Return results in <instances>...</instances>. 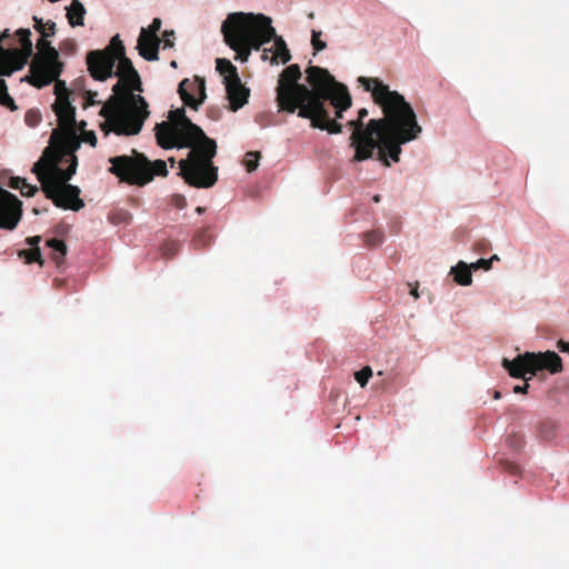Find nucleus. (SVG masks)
Listing matches in <instances>:
<instances>
[{"mask_svg":"<svg viewBox=\"0 0 569 569\" xmlns=\"http://www.w3.org/2000/svg\"><path fill=\"white\" fill-rule=\"evenodd\" d=\"M154 130L157 142L163 149H190L187 159L179 161L180 174L189 186L199 189L214 186L217 143L186 116L183 108L170 111L169 121L157 123Z\"/></svg>","mask_w":569,"mask_h":569,"instance_id":"obj_1","label":"nucleus"},{"mask_svg":"<svg viewBox=\"0 0 569 569\" xmlns=\"http://www.w3.org/2000/svg\"><path fill=\"white\" fill-rule=\"evenodd\" d=\"M111 47L116 48L117 71L113 76L119 81L113 86V96L102 106L99 114L104 118L101 130L104 134L114 132L118 136L138 134L144 120L149 117L148 102L133 91H142V83L132 61L126 56V49L116 34L111 39Z\"/></svg>","mask_w":569,"mask_h":569,"instance_id":"obj_2","label":"nucleus"},{"mask_svg":"<svg viewBox=\"0 0 569 569\" xmlns=\"http://www.w3.org/2000/svg\"><path fill=\"white\" fill-rule=\"evenodd\" d=\"M358 82L366 91L371 93L376 104L387 116L386 124L376 134L379 146V159L385 166H390L387 157L398 162L401 153V146L416 140L422 128L417 121V116L405 97L397 91L389 89L378 78L359 77Z\"/></svg>","mask_w":569,"mask_h":569,"instance_id":"obj_3","label":"nucleus"},{"mask_svg":"<svg viewBox=\"0 0 569 569\" xmlns=\"http://www.w3.org/2000/svg\"><path fill=\"white\" fill-rule=\"evenodd\" d=\"M64 152H54L46 148L42 157L33 164L32 172L41 182V188L46 197L54 203L56 207L66 210L79 211L84 207L80 198L79 187L68 183L77 171L78 158L71 157V163L67 169L59 167L62 162Z\"/></svg>","mask_w":569,"mask_h":569,"instance_id":"obj_4","label":"nucleus"},{"mask_svg":"<svg viewBox=\"0 0 569 569\" xmlns=\"http://www.w3.org/2000/svg\"><path fill=\"white\" fill-rule=\"evenodd\" d=\"M271 18L262 13L232 12L222 22L224 42L236 51L237 59L247 61L251 50L270 42L274 36Z\"/></svg>","mask_w":569,"mask_h":569,"instance_id":"obj_5","label":"nucleus"},{"mask_svg":"<svg viewBox=\"0 0 569 569\" xmlns=\"http://www.w3.org/2000/svg\"><path fill=\"white\" fill-rule=\"evenodd\" d=\"M316 97V102L300 108L298 116L309 119L312 128L335 134L341 133L342 124L337 119H342L343 111L351 107V97L347 87L330 76V80L318 88Z\"/></svg>","mask_w":569,"mask_h":569,"instance_id":"obj_6","label":"nucleus"},{"mask_svg":"<svg viewBox=\"0 0 569 569\" xmlns=\"http://www.w3.org/2000/svg\"><path fill=\"white\" fill-rule=\"evenodd\" d=\"M307 81L311 88L299 83L301 70L298 64L287 67L280 74L277 86V103L279 110L295 113L300 108L316 102L318 88L330 80V73L327 69L310 66L306 70Z\"/></svg>","mask_w":569,"mask_h":569,"instance_id":"obj_7","label":"nucleus"},{"mask_svg":"<svg viewBox=\"0 0 569 569\" xmlns=\"http://www.w3.org/2000/svg\"><path fill=\"white\" fill-rule=\"evenodd\" d=\"M112 164L109 171L121 181L129 184L146 186L156 176L168 174L167 163L163 160L150 161L143 153L132 151V156H117L109 159Z\"/></svg>","mask_w":569,"mask_h":569,"instance_id":"obj_8","label":"nucleus"},{"mask_svg":"<svg viewBox=\"0 0 569 569\" xmlns=\"http://www.w3.org/2000/svg\"><path fill=\"white\" fill-rule=\"evenodd\" d=\"M39 53L33 57L30 63V74L27 81L37 87L42 88L53 82L62 72V63L59 61L58 51L51 47L47 38H41L37 42Z\"/></svg>","mask_w":569,"mask_h":569,"instance_id":"obj_9","label":"nucleus"},{"mask_svg":"<svg viewBox=\"0 0 569 569\" xmlns=\"http://www.w3.org/2000/svg\"><path fill=\"white\" fill-rule=\"evenodd\" d=\"M502 366L511 377L523 379L527 373L535 376L539 370L546 369L551 373H558L563 369L562 360L555 351L525 352L513 360L505 358Z\"/></svg>","mask_w":569,"mask_h":569,"instance_id":"obj_10","label":"nucleus"},{"mask_svg":"<svg viewBox=\"0 0 569 569\" xmlns=\"http://www.w3.org/2000/svg\"><path fill=\"white\" fill-rule=\"evenodd\" d=\"M387 116L380 119H371L365 127L358 119L349 120L347 127L352 130L349 138L350 147L355 149L353 162H360L372 158L376 148L379 146L376 134L386 124Z\"/></svg>","mask_w":569,"mask_h":569,"instance_id":"obj_11","label":"nucleus"},{"mask_svg":"<svg viewBox=\"0 0 569 569\" xmlns=\"http://www.w3.org/2000/svg\"><path fill=\"white\" fill-rule=\"evenodd\" d=\"M87 64L90 76L98 81H104L113 76L116 64V48L111 42L103 50H93L87 54Z\"/></svg>","mask_w":569,"mask_h":569,"instance_id":"obj_12","label":"nucleus"},{"mask_svg":"<svg viewBox=\"0 0 569 569\" xmlns=\"http://www.w3.org/2000/svg\"><path fill=\"white\" fill-rule=\"evenodd\" d=\"M22 202L0 187V229L13 230L22 216Z\"/></svg>","mask_w":569,"mask_h":569,"instance_id":"obj_13","label":"nucleus"},{"mask_svg":"<svg viewBox=\"0 0 569 569\" xmlns=\"http://www.w3.org/2000/svg\"><path fill=\"white\" fill-rule=\"evenodd\" d=\"M57 139H60L61 143L56 148H49L54 152L63 151L62 160L66 158V161L70 164L71 157L76 156L74 152L80 148V140L77 138V128L64 130L63 133H61L59 129H54L50 141L53 142Z\"/></svg>","mask_w":569,"mask_h":569,"instance_id":"obj_14","label":"nucleus"},{"mask_svg":"<svg viewBox=\"0 0 569 569\" xmlns=\"http://www.w3.org/2000/svg\"><path fill=\"white\" fill-rule=\"evenodd\" d=\"M178 91L182 101L193 109H197L206 98V88L202 80L189 81L184 79L180 82Z\"/></svg>","mask_w":569,"mask_h":569,"instance_id":"obj_15","label":"nucleus"},{"mask_svg":"<svg viewBox=\"0 0 569 569\" xmlns=\"http://www.w3.org/2000/svg\"><path fill=\"white\" fill-rule=\"evenodd\" d=\"M224 87L231 111H238L248 102L250 90L241 83L240 78L229 80V82L224 83Z\"/></svg>","mask_w":569,"mask_h":569,"instance_id":"obj_16","label":"nucleus"},{"mask_svg":"<svg viewBox=\"0 0 569 569\" xmlns=\"http://www.w3.org/2000/svg\"><path fill=\"white\" fill-rule=\"evenodd\" d=\"M159 46V37L148 36V30L142 28L137 43L139 54L148 61L158 60Z\"/></svg>","mask_w":569,"mask_h":569,"instance_id":"obj_17","label":"nucleus"},{"mask_svg":"<svg viewBox=\"0 0 569 569\" xmlns=\"http://www.w3.org/2000/svg\"><path fill=\"white\" fill-rule=\"evenodd\" d=\"M52 108L58 117L59 127L63 131L77 128L76 108L70 100L56 101Z\"/></svg>","mask_w":569,"mask_h":569,"instance_id":"obj_18","label":"nucleus"},{"mask_svg":"<svg viewBox=\"0 0 569 569\" xmlns=\"http://www.w3.org/2000/svg\"><path fill=\"white\" fill-rule=\"evenodd\" d=\"M271 40H273V47L270 49H264L262 59H267V53L270 51L272 52V57L270 59V62L272 64H277L279 62H289L291 60V53L283 38L281 36H277V33L274 32V36L271 38Z\"/></svg>","mask_w":569,"mask_h":569,"instance_id":"obj_19","label":"nucleus"},{"mask_svg":"<svg viewBox=\"0 0 569 569\" xmlns=\"http://www.w3.org/2000/svg\"><path fill=\"white\" fill-rule=\"evenodd\" d=\"M18 40L21 44V49H7L10 56L17 57L23 62L28 63V60L33 54L32 42H31V31L29 29H18L16 32Z\"/></svg>","mask_w":569,"mask_h":569,"instance_id":"obj_20","label":"nucleus"},{"mask_svg":"<svg viewBox=\"0 0 569 569\" xmlns=\"http://www.w3.org/2000/svg\"><path fill=\"white\" fill-rule=\"evenodd\" d=\"M86 8L79 0H72L67 7V19L71 27L84 24Z\"/></svg>","mask_w":569,"mask_h":569,"instance_id":"obj_21","label":"nucleus"},{"mask_svg":"<svg viewBox=\"0 0 569 569\" xmlns=\"http://www.w3.org/2000/svg\"><path fill=\"white\" fill-rule=\"evenodd\" d=\"M455 281L461 286H469L472 282L471 268L466 262L460 261L451 269Z\"/></svg>","mask_w":569,"mask_h":569,"instance_id":"obj_22","label":"nucleus"},{"mask_svg":"<svg viewBox=\"0 0 569 569\" xmlns=\"http://www.w3.org/2000/svg\"><path fill=\"white\" fill-rule=\"evenodd\" d=\"M216 64L217 70L223 76V83L239 78L237 68L229 60L219 58L217 59Z\"/></svg>","mask_w":569,"mask_h":569,"instance_id":"obj_23","label":"nucleus"},{"mask_svg":"<svg viewBox=\"0 0 569 569\" xmlns=\"http://www.w3.org/2000/svg\"><path fill=\"white\" fill-rule=\"evenodd\" d=\"M47 246L52 250V260L60 267L67 254L66 243L62 240L53 238L47 241Z\"/></svg>","mask_w":569,"mask_h":569,"instance_id":"obj_24","label":"nucleus"},{"mask_svg":"<svg viewBox=\"0 0 569 569\" xmlns=\"http://www.w3.org/2000/svg\"><path fill=\"white\" fill-rule=\"evenodd\" d=\"M33 28L36 31H38L43 38H50L53 37L56 33V23L51 20H48L47 22L43 21V19L33 17Z\"/></svg>","mask_w":569,"mask_h":569,"instance_id":"obj_25","label":"nucleus"},{"mask_svg":"<svg viewBox=\"0 0 569 569\" xmlns=\"http://www.w3.org/2000/svg\"><path fill=\"white\" fill-rule=\"evenodd\" d=\"M19 257L23 258L26 263L38 262L40 266H43V260L41 258V252L38 247L31 248L28 250H20Z\"/></svg>","mask_w":569,"mask_h":569,"instance_id":"obj_26","label":"nucleus"},{"mask_svg":"<svg viewBox=\"0 0 569 569\" xmlns=\"http://www.w3.org/2000/svg\"><path fill=\"white\" fill-rule=\"evenodd\" d=\"M0 104L10 109L11 111L17 109L14 100L8 93V88L6 81L0 82Z\"/></svg>","mask_w":569,"mask_h":569,"instance_id":"obj_27","label":"nucleus"},{"mask_svg":"<svg viewBox=\"0 0 569 569\" xmlns=\"http://www.w3.org/2000/svg\"><path fill=\"white\" fill-rule=\"evenodd\" d=\"M261 154L259 151H248L244 156L243 164L248 172L254 171L259 166Z\"/></svg>","mask_w":569,"mask_h":569,"instance_id":"obj_28","label":"nucleus"},{"mask_svg":"<svg viewBox=\"0 0 569 569\" xmlns=\"http://www.w3.org/2000/svg\"><path fill=\"white\" fill-rule=\"evenodd\" d=\"M54 82V94L56 101L69 100L70 90L66 86V82L56 78Z\"/></svg>","mask_w":569,"mask_h":569,"instance_id":"obj_29","label":"nucleus"},{"mask_svg":"<svg viewBox=\"0 0 569 569\" xmlns=\"http://www.w3.org/2000/svg\"><path fill=\"white\" fill-rule=\"evenodd\" d=\"M179 250L180 244L178 241L174 240H169L161 246V252L167 258L174 257L179 252Z\"/></svg>","mask_w":569,"mask_h":569,"instance_id":"obj_30","label":"nucleus"},{"mask_svg":"<svg viewBox=\"0 0 569 569\" xmlns=\"http://www.w3.org/2000/svg\"><path fill=\"white\" fill-rule=\"evenodd\" d=\"M211 241V236L208 233V230H200L193 238V246L198 249H202L207 247Z\"/></svg>","mask_w":569,"mask_h":569,"instance_id":"obj_31","label":"nucleus"},{"mask_svg":"<svg viewBox=\"0 0 569 569\" xmlns=\"http://www.w3.org/2000/svg\"><path fill=\"white\" fill-rule=\"evenodd\" d=\"M383 240V233L380 230H372L365 234V241L369 247H376Z\"/></svg>","mask_w":569,"mask_h":569,"instance_id":"obj_32","label":"nucleus"},{"mask_svg":"<svg viewBox=\"0 0 569 569\" xmlns=\"http://www.w3.org/2000/svg\"><path fill=\"white\" fill-rule=\"evenodd\" d=\"M372 376V369L369 366L363 367L361 370L355 372V379L357 382L365 387Z\"/></svg>","mask_w":569,"mask_h":569,"instance_id":"obj_33","label":"nucleus"},{"mask_svg":"<svg viewBox=\"0 0 569 569\" xmlns=\"http://www.w3.org/2000/svg\"><path fill=\"white\" fill-rule=\"evenodd\" d=\"M506 443L513 450H519L523 447L525 440L520 433H511L507 437Z\"/></svg>","mask_w":569,"mask_h":569,"instance_id":"obj_34","label":"nucleus"},{"mask_svg":"<svg viewBox=\"0 0 569 569\" xmlns=\"http://www.w3.org/2000/svg\"><path fill=\"white\" fill-rule=\"evenodd\" d=\"M24 121L29 127H36L41 121V114L38 110L30 109L24 114Z\"/></svg>","mask_w":569,"mask_h":569,"instance_id":"obj_35","label":"nucleus"},{"mask_svg":"<svg viewBox=\"0 0 569 569\" xmlns=\"http://www.w3.org/2000/svg\"><path fill=\"white\" fill-rule=\"evenodd\" d=\"M321 32L312 30L311 44L316 52L322 51L327 48V43L320 39Z\"/></svg>","mask_w":569,"mask_h":569,"instance_id":"obj_36","label":"nucleus"},{"mask_svg":"<svg viewBox=\"0 0 569 569\" xmlns=\"http://www.w3.org/2000/svg\"><path fill=\"white\" fill-rule=\"evenodd\" d=\"M19 190L23 197H32L38 191V188L28 183L27 180L22 178V183H20Z\"/></svg>","mask_w":569,"mask_h":569,"instance_id":"obj_37","label":"nucleus"},{"mask_svg":"<svg viewBox=\"0 0 569 569\" xmlns=\"http://www.w3.org/2000/svg\"><path fill=\"white\" fill-rule=\"evenodd\" d=\"M97 96H98V93L96 91H90V90L86 91L83 108H88L90 106L98 104L99 102L96 100Z\"/></svg>","mask_w":569,"mask_h":569,"instance_id":"obj_38","label":"nucleus"},{"mask_svg":"<svg viewBox=\"0 0 569 569\" xmlns=\"http://www.w3.org/2000/svg\"><path fill=\"white\" fill-rule=\"evenodd\" d=\"M491 260L488 259H479L477 262L470 264L471 270L483 269L488 271L491 269Z\"/></svg>","mask_w":569,"mask_h":569,"instance_id":"obj_39","label":"nucleus"},{"mask_svg":"<svg viewBox=\"0 0 569 569\" xmlns=\"http://www.w3.org/2000/svg\"><path fill=\"white\" fill-rule=\"evenodd\" d=\"M161 28V19L154 18L151 22V24L146 28L148 30V36L158 37V31Z\"/></svg>","mask_w":569,"mask_h":569,"instance_id":"obj_40","label":"nucleus"},{"mask_svg":"<svg viewBox=\"0 0 569 569\" xmlns=\"http://www.w3.org/2000/svg\"><path fill=\"white\" fill-rule=\"evenodd\" d=\"M171 204L178 209H183L187 206V200L182 194H173L171 197Z\"/></svg>","mask_w":569,"mask_h":569,"instance_id":"obj_41","label":"nucleus"},{"mask_svg":"<svg viewBox=\"0 0 569 569\" xmlns=\"http://www.w3.org/2000/svg\"><path fill=\"white\" fill-rule=\"evenodd\" d=\"M502 468H503L507 472H509V473H511V475H517V473L519 472V467H518V465H516V463H515V462H512V461H507V460H506V461H503V462H502Z\"/></svg>","mask_w":569,"mask_h":569,"instance_id":"obj_42","label":"nucleus"},{"mask_svg":"<svg viewBox=\"0 0 569 569\" xmlns=\"http://www.w3.org/2000/svg\"><path fill=\"white\" fill-rule=\"evenodd\" d=\"M82 141L90 143L92 147H96L97 137L93 131H84L82 133Z\"/></svg>","mask_w":569,"mask_h":569,"instance_id":"obj_43","label":"nucleus"},{"mask_svg":"<svg viewBox=\"0 0 569 569\" xmlns=\"http://www.w3.org/2000/svg\"><path fill=\"white\" fill-rule=\"evenodd\" d=\"M174 38V31L170 30V31H164L163 32V43H164V48L167 47H173V39Z\"/></svg>","mask_w":569,"mask_h":569,"instance_id":"obj_44","label":"nucleus"},{"mask_svg":"<svg viewBox=\"0 0 569 569\" xmlns=\"http://www.w3.org/2000/svg\"><path fill=\"white\" fill-rule=\"evenodd\" d=\"M20 183H22V178L20 177H12L9 181V187L12 189L19 190Z\"/></svg>","mask_w":569,"mask_h":569,"instance_id":"obj_45","label":"nucleus"},{"mask_svg":"<svg viewBox=\"0 0 569 569\" xmlns=\"http://www.w3.org/2000/svg\"><path fill=\"white\" fill-rule=\"evenodd\" d=\"M40 240H41V238L39 236L29 237V238H27V243L29 246H31L32 248H36V247H38Z\"/></svg>","mask_w":569,"mask_h":569,"instance_id":"obj_46","label":"nucleus"},{"mask_svg":"<svg viewBox=\"0 0 569 569\" xmlns=\"http://www.w3.org/2000/svg\"><path fill=\"white\" fill-rule=\"evenodd\" d=\"M557 347L561 352L569 353V342H566L563 340H559L557 343Z\"/></svg>","mask_w":569,"mask_h":569,"instance_id":"obj_47","label":"nucleus"},{"mask_svg":"<svg viewBox=\"0 0 569 569\" xmlns=\"http://www.w3.org/2000/svg\"><path fill=\"white\" fill-rule=\"evenodd\" d=\"M529 388V383L526 381L522 386H515L513 392L526 393Z\"/></svg>","mask_w":569,"mask_h":569,"instance_id":"obj_48","label":"nucleus"},{"mask_svg":"<svg viewBox=\"0 0 569 569\" xmlns=\"http://www.w3.org/2000/svg\"><path fill=\"white\" fill-rule=\"evenodd\" d=\"M368 116V110L366 108H362L358 111V120H360V122H363L365 118Z\"/></svg>","mask_w":569,"mask_h":569,"instance_id":"obj_49","label":"nucleus"},{"mask_svg":"<svg viewBox=\"0 0 569 569\" xmlns=\"http://www.w3.org/2000/svg\"><path fill=\"white\" fill-rule=\"evenodd\" d=\"M410 295H411L415 299H418V298H419V293H418V289H417V287H415V288H412V289H411Z\"/></svg>","mask_w":569,"mask_h":569,"instance_id":"obj_50","label":"nucleus"},{"mask_svg":"<svg viewBox=\"0 0 569 569\" xmlns=\"http://www.w3.org/2000/svg\"><path fill=\"white\" fill-rule=\"evenodd\" d=\"M493 398H495L496 400L500 399V398H501V392H500V391H495V393H493Z\"/></svg>","mask_w":569,"mask_h":569,"instance_id":"obj_51","label":"nucleus"},{"mask_svg":"<svg viewBox=\"0 0 569 569\" xmlns=\"http://www.w3.org/2000/svg\"><path fill=\"white\" fill-rule=\"evenodd\" d=\"M489 260H491V263H492L493 261H499L500 258H499V256L493 254Z\"/></svg>","mask_w":569,"mask_h":569,"instance_id":"obj_52","label":"nucleus"},{"mask_svg":"<svg viewBox=\"0 0 569 569\" xmlns=\"http://www.w3.org/2000/svg\"><path fill=\"white\" fill-rule=\"evenodd\" d=\"M204 210L206 209L203 207H197V209H196L197 213H202V212H204Z\"/></svg>","mask_w":569,"mask_h":569,"instance_id":"obj_53","label":"nucleus"},{"mask_svg":"<svg viewBox=\"0 0 569 569\" xmlns=\"http://www.w3.org/2000/svg\"><path fill=\"white\" fill-rule=\"evenodd\" d=\"M373 201H375V202H379V201H380V196H379V194L375 196V197H373Z\"/></svg>","mask_w":569,"mask_h":569,"instance_id":"obj_54","label":"nucleus"},{"mask_svg":"<svg viewBox=\"0 0 569 569\" xmlns=\"http://www.w3.org/2000/svg\"><path fill=\"white\" fill-rule=\"evenodd\" d=\"M169 161L171 162V166L174 164V159L173 158H170Z\"/></svg>","mask_w":569,"mask_h":569,"instance_id":"obj_55","label":"nucleus"},{"mask_svg":"<svg viewBox=\"0 0 569 569\" xmlns=\"http://www.w3.org/2000/svg\"><path fill=\"white\" fill-rule=\"evenodd\" d=\"M171 66H172V67H177L176 61H172V62H171Z\"/></svg>","mask_w":569,"mask_h":569,"instance_id":"obj_56","label":"nucleus"},{"mask_svg":"<svg viewBox=\"0 0 569 569\" xmlns=\"http://www.w3.org/2000/svg\"><path fill=\"white\" fill-rule=\"evenodd\" d=\"M1 81H4V80H3V79H0V82H1Z\"/></svg>","mask_w":569,"mask_h":569,"instance_id":"obj_57","label":"nucleus"}]
</instances>
